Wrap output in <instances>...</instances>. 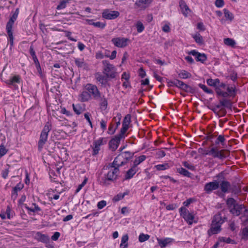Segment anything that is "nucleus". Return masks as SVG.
I'll return each instance as SVG.
<instances>
[{
    "instance_id": "39",
    "label": "nucleus",
    "mask_w": 248,
    "mask_h": 248,
    "mask_svg": "<svg viewBox=\"0 0 248 248\" xmlns=\"http://www.w3.org/2000/svg\"><path fill=\"white\" fill-rule=\"evenodd\" d=\"M155 168L157 170H164L170 168V166L168 163H165L164 164H159L155 165Z\"/></svg>"
},
{
    "instance_id": "50",
    "label": "nucleus",
    "mask_w": 248,
    "mask_h": 248,
    "mask_svg": "<svg viewBox=\"0 0 248 248\" xmlns=\"http://www.w3.org/2000/svg\"><path fill=\"white\" fill-rule=\"evenodd\" d=\"M220 241H223L227 244H235V242L234 240L231 239L230 237H222L219 238Z\"/></svg>"
},
{
    "instance_id": "51",
    "label": "nucleus",
    "mask_w": 248,
    "mask_h": 248,
    "mask_svg": "<svg viewBox=\"0 0 248 248\" xmlns=\"http://www.w3.org/2000/svg\"><path fill=\"white\" fill-rule=\"evenodd\" d=\"M32 205L34 206V207H27L26 208L31 212H38L40 211L41 210V209L40 207L38 206V205H36V203H32Z\"/></svg>"
},
{
    "instance_id": "42",
    "label": "nucleus",
    "mask_w": 248,
    "mask_h": 248,
    "mask_svg": "<svg viewBox=\"0 0 248 248\" xmlns=\"http://www.w3.org/2000/svg\"><path fill=\"white\" fill-rule=\"evenodd\" d=\"M177 171L180 174L187 177H190L191 173L183 168H180L177 169Z\"/></svg>"
},
{
    "instance_id": "12",
    "label": "nucleus",
    "mask_w": 248,
    "mask_h": 248,
    "mask_svg": "<svg viewBox=\"0 0 248 248\" xmlns=\"http://www.w3.org/2000/svg\"><path fill=\"white\" fill-rule=\"evenodd\" d=\"M180 212L181 216L189 225H191L193 222L194 216L184 207L180 208Z\"/></svg>"
},
{
    "instance_id": "44",
    "label": "nucleus",
    "mask_w": 248,
    "mask_h": 248,
    "mask_svg": "<svg viewBox=\"0 0 248 248\" xmlns=\"http://www.w3.org/2000/svg\"><path fill=\"white\" fill-rule=\"evenodd\" d=\"M135 26L136 27L137 31L139 33L141 32L144 30V26L143 24H142V23L140 21H138L136 23Z\"/></svg>"
},
{
    "instance_id": "48",
    "label": "nucleus",
    "mask_w": 248,
    "mask_h": 248,
    "mask_svg": "<svg viewBox=\"0 0 248 248\" xmlns=\"http://www.w3.org/2000/svg\"><path fill=\"white\" fill-rule=\"evenodd\" d=\"M150 238V235L146 234L141 233L139 236V240L140 242H143L148 240Z\"/></svg>"
},
{
    "instance_id": "21",
    "label": "nucleus",
    "mask_w": 248,
    "mask_h": 248,
    "mask_svg": "<svg viewBox=\"0 0 248 248\" xmlns=\"http://www.w3.org/2000/svg\"><path fill=\"white\" fill-rule=\"evenodd\" d=\"M179 6L181 12L185 16H186L191 12V10L183 0H181L179 1Z\"/></svg>"
},
{
    "instance_id": "15",
    "label": "nucleus",
    "mask_w": 248,
    "mask_h": 248,
    "mask_svg": "<svg viewBox=\"0 0 248 248\" xmlns=\"http://www.w3.org/2000/svg\"><path fill=\"white\" fill-rule=\"evenodd\" d=\"M131 115L127 114L124 118L122 123V127L120 130V132L126 134V132L129 128V125L131 123Z\"/></svg>"
},
{
    "instance_id": "13",
    "label": "nucleus",
    "mask_w": 248,
    "mask_h": 248,
    "mask_svg": "<svg viewBox=\"0 0 248 248\" xmlns=\"http://www.w3.org/2000/svg\"><path fill=\"white\" fill-rule=\"evenodd\" d=\"M120 15L118 11H110L108 9L104 10L102 13V17L107 19H114Z\"/></svg>"
},
{
    "instance_id": "47",
    "label": "nucleus",
    "mask_w": 248,
    "mask_h": 248,
    "mask_svg": "<svg viewBox=\"0 0 248 248\" xmlns=\"http://www.w3.org/2000/svg\"><path fill=\"white\" fill-rule=\"evenodd\" d=\"M127 193H119L117 195L115 196L112 200L115 202H118L119 201L123 199L125 195H127Z\"/></svg>"
},
{
    "instance_id": "5",
    "label": "nucleus",
    "mask_w": 248,
    "mask_h": 248,
    "mask_svg": "<svg viewBox=\"0 0 248 248\" xmlns=\"http://www.w3.org/2000/svg\"><path fill=\"white\" fill-rule=\"evenodd\" d=\"M103 65V73L107 78H114L116 77V68L113 65L110 64L109 62L107 60L102 61Z\"/></svg>"
},
{
    "instance_id": "9",
    "label": "nucleus",
    "mask_w": 248,
    "mask_h": 248,
    "mask_svg": "<svg viewBox=\"0 0 248 248\" xmlns=\"http://www.w3.org/2000/svg\"><path fill=\"white\" fill-rule=\"evenodd\" d=\"M126 136V134H124L121 132L112 139L109 142V148L112 151H115L119 146L120 141L122 139H124Z\"/></svg>"
},
{
    "instance_id": "49",
    "label": "nucleus",
    "mask_w": 248,
    "mask_h": 248,
    "mask_svg": "<svg viewBox=\"0 0 248 248\" xmlns=\"http://www.w3.org/2000/svg\"><path fill=\"white\" fill-rule=\"evenodd\" d=\"M242 239L248 240V226L244 228L242 231Z\"/></svg>"
},
{
    "instance_id": "2",
    "label": "nucleus",
    "mask_w": 248,
    "mask_h": 248,
    "mask_svg": "<svg viewBox=\"0 0 248 248\" xmlns=\"http://www.w3.org/2000/svg\"><path fill=\"white\" fill-rule=\"evenodd\" d=\"M226 204L230 212L233 216H238L244 210L245 212H248V210L246 209L243 204H239L236 200L232 198H229L226 201Z\"/></svg>"
},
{
    "instance_id": "24",
    "label": "nucleus",
    "mask_w": 248,
    "mask_h": 248,
    "mask_svg": "<svg viewBox=\"0 0 248 248\" xmlns=\"http://www.w3.org/2000/svg\"><path fill=\"white\" fill-rule=\"evenodd\" d=\"M157 240L159 245L161 248H165L168 244L171 243L173 241V239L170 238H166L163 240L157 238Z\"/></svg>"
},
{
    "instance_id": "1",
    "label": "nucleus",
    "mask_w": 248,
    "mask_h": 248,
    "mask_svg": "<svg viewBox=\"0 0 248 248\" xmlns=\"http://www.w3.org/2000/svg\"><path fill=\"white\" fill-rule=\"evenodd\" d=\"M103 170H107V173L102 179L101 183L103 185L108 184V181L113 182L117 179L119 173V169L108 164L103 167Z\"/></svg>"
},
{
    "instance_id": "45",
    "label": "nucleus",
    "mask_w": 248,
    "mask_h": 248,
    "mask_svg": "<svg viewBox=\"0 0 248 248\" xmlns=\"http://www.w3.org/2000/svg\"><path fill=\"white\" fill-rule=\"evenodd\" d=\"M224 13L225 17L227 19H228L231 21L233 19V15L229 10H228L226 9H224Z\"/></svg>"
},
{
    "instance_id": "38",
    "label": "nucleus",
    "mask_w": 248,
    "mask_h": 248,
    "mask_svg": "<svg viewBox=\"0 0 248 248\" xmlns=\"http://www.w3.org/2000/svg\"><path fill=\"white\" fill-rule=\"evenodd\" d=\"M192 36L197 43L200 45L203 44V38L200 33H196L193 35Z\"/></svg>"
},
{
    "instance_id": "22",
    "label": "nucleus",
    "mask_w": 248,
    "mask_h": 248,
    "mask_svg": "<svg viewBox=\"0 0 248 248\" xmlns=\"http://www.w3.org/2000/svg\"><path fill=\"white\" fill-rule=\"evenodd\" d=\"M34 238L38 241L46 243L49 241V237L47 235L37 232L34 235Z\"/></svg>"
},
{
    "instance_id": "27",
    "label": "nucleus",
    "mask_w": 248,
    "mask_h": 248,
    "mask_svg": "<svg viewBox=\"0 0 248 248\" xmlns=\"http://www.w3.org/2000/svg\"><path fill=\"white\" fill-rule=\"evenodd\" d=\"M86 21L89 25H92L95 27L101 29H103L106 26V24L105 23H102L100 22H94L93 19H86Z\"/></svg>"
},
{
    "instance_id": "18",
    "label": "nucleus",
    "mask_w": 248,
    "mask_h": 248,
    "mask_svg": "<svg viewBox=\"0 0 248 248\" xmlns=\"http://www.w3.org/2000/svg\"><path fill=\"white\" fill-rule=\"evenodd\" d=\"M19 12V8L16 9L13 16L10 17L9 20L7 23L6 27V30H12L13 24L17 18Z\"/></svg>"
},
{
    "instance_id": "55",
    "label": "nucleus",
    "mask_w": 248,
    "mask_h": 248,
    "mask_svg": "<svg viewBox=\"0 0 248 248\" xmlns=\"http://www.w3.org/2000/svg\"><path fill=\"white\" fill-rule=\"evenodd\" d=\"M87 181H88V178L85 177L84 180V181H83V182L78 186V188L77 189V190L76 191V193L78 192L82 189V188L87 183Z\"/></svg>"
},
{
    "instance_id": "26",
    "label": "nucleus",
    "mask_w": 248,
    "mask_h": 248,
    "mask_svg": "<svg viewBox=\"0 0 248 248\" xmlns=\"http://www.w3.org/2000/svg\"><path fill=\"white\" fill-rule=\"evenodd\" d=\"M137 168L135 167L134 166H132L131 169H130L126 173L125 175V178L126 179H129L133 177L134 174L138 171Z\"/></svg>"
},
{
    "instance_id": "59",
    "label": "nucleus",
    "mask_w": 248,
    "mask_h": 248,
    "mask_svg": "<svg viewBox=\"0 0 248 248\" xmlns=\"http://www.w3.org/2000/svg\"><path fill=\"white\" fill-rule=\"evenodd\" d=\"M68 1H61L60 2V3L57 6V9L60 10V9H62L65 8L66 5V3Z\"/></svg>"
},
{
    "instance_id": "43",
    "label": "nucleus",
    "mask_w": 248,
    "mask_h": 248,
    "mask_svg": "<svg viewBox=\"0 0 248 248\" xmlns=\"http://www.w3.org/2000/svg\"><path fill=\"white\" fill-rule=\"evenodd\" d=\"M219 103L222 107L227 108H230L231 107V102L229 100L222 99L219 101Z\"/></svg>"
},
{
    "instance_id": "57",
    "label": "nucleus",
    "mask_w": 248,
    "mask_h": 248,
    "mask_svg": "<svg viewBox=\"0 0 248 248\" xmlns=\"http://www.w3.org/2000/svg\"><path fill=\"white\" fill-rule=\"evenodd\" d=\"M108 105V101L106 98L104 96L101 100L100 106L105 108H106Z\"/></svg>"
},
{
    "instance_id": "56",
    "label": "nucleus",
    "mask_w": 248,
    "mask_h": 248,
    "mask_svg": "<svg viewBox=\"0 0 248 248\" xmlns=\"http://www.w3.org/2000/svg\"><path fill=\"white\" fill-rule=\"evenodd\" d=\"M199 86L202 88L205 92L208 93H212L213 91L212 90L209 89L205 85L203 84H199Z\"/></svg>"
},
{
    "instance_id": "63",
    "label": "nucleus",
    "mask_w": 248,
    "mask_h": 248,
    "mask_svg": "<svg viewBox=\"0 0 248 248\" xmlns=\"http://www.w3.org/2000/svg\"><path fill=\"white\" fill-rule=\"evenodd\" d=\"M106 205V202L105 201H101L98 202L97 207L98 209H102Z\"/></svg>"
},
{
    "instance_id": "6",
    "label": "nucleus",
    "mask_w": 248,
    "mask_h": 248,
    "mask_svg": "<svg viewBox=\"0 0 248 248\" xmlns=\"http://www.w3.org/2000/svg\"><path fill=\"white\" fill-rule=\"evenodd\" d=\"M216 177L217 181L219 182V187L222 192L226 193L229 192L231 187L230 183L225 180L224 173L221 172L218 173Z\"/></svg>"
},
{
    "instance_id": "52",
    "label": "nucleus",
    "mask_w": 248,
    "mask_h": 248,
    "mask_svg": "<svg viewBox=\"0 0 248 248\" xmlns=\"http://www.w3.org/2000/svg\"><path fill=\"white\" fill-rule=\"evenodd\" d=\"M8 152V149H7L4 146L0 145V158L2 157L3 155H4Z\"/></svg>"
},
{
    "instance_id": "58",
    "label": "nucleus",
    "mask_w": 248,
    "mask_h": 248,
    "mask_svg": "<svg viewBox=\"0 0 248 248\" xmlns=\"http://www.w3.org/2000/svg\"><path fill=\"white\" fill-rule=\"evenodd\" d=\"M183 164L185 167L190 170H194L195 169V167L193 165L189 164L188 162L186 161L184 162L183 163Z\"/></svg>"
},
{
    "instance_id": "54",
    "label": "nucleus",
    "mask_w": 248,
    "mask_h": 248,
    "mask_svg": "<svg viewBox=\"0 0 248 248\" xmlns=\"http://www.w3.org/2000/svg\"><path fill=\"white\" fill-rule=\"evenodd\" d=\"M225 140L224 137L222 135H219L218 136L215 143L216 144H218L219 142H220L222 145H224Z\"/></svg>"
},
{
    "instance_id": "19",
    "label": "nucleus",
    "mask_w": 248,
    "mask_h": 248,
    "mask_svg": "<svg viewBox=\"0 0 248 248\" xmlns=\"http://www.w3.org/2000/svg\"><path fill=\"white\" fill-rule=\"evenodd\" d=\"M125 163H126V161L124 160L122 156L119 155L115 157L112 163H109V164L114 167L119 169L120 167L122 166Z\"/></svg>"
},
{
    "instance_id": "3",
    "label": "nucleus",
    "mask_w": 248,
    "mask_h": 248,
    "mask_svg": "<svg viewBox=\"0 0 248 248\" xmlns=\"http://www.w3.org/2000/svg\"><path fill=\"white\" fill-rule=\"evenodd\" d=\"M224 222L220 213L215 215L212 221L211 227L208 231L209 236L217 234L221 231V225Z\"/></svg>"
},
{
    "instance_id": "25",
    "label": "nucleus",
    "mask_w": 248,
    "mask_h": 248,
    "mask_svg": "<svg viewBox=\"0 0 248 248\" xmlns=\"http://www.w3.org/2000/svg\"><path fill=\"white\" fill-rule=\"evenodd\" d=\"M95 77L97 81L101 84H104L107 82V78L106 76H103L100 73H97L95 75Z\"/></svg>"
},
{
    "instance_id": "62",
    "label": "nucleus",
    "mask_w": 248,
    "mask_h": 248,
    "mask_svg": "<svg viewBox=\"0 0 248 248\" xmlns=\"http://www.w3.org/2000/svg\"><path fill=\"white\" fill-rule=\"evenodd\" d=\"M229 228L231 229V231H234L236 229L234 221H232V220L230 221L229 224Z\"/></svg>"
},
{
    "instance_id": "17",
    "label": "nucleus",
    "mask_w": 248,
    "mask_h": 248,
    "mask_svg": "<svg viewBox=\"0 0 248 248\" xmlns=\"http://www.w3.org/2000/svg\"><path fill=\"white\" fill-rule=\"evenodd\" d=\"M188 54L195 56L196 61L203 63L207 60V57L204 53H200L196 50H192L188 52Z\"/></svg>"
},
{
    "instance_id": "31",
    "label": "nucleus",
    "mask_w": 248,
    "mask_h": 248,
    "mask_svg": "<svg viewBox=\"0 0 248 248\" xmlns=\"http://www.w3.org/2000/svg\"><path fill=\"white\" fill-rule=\"evenodd\" d=\"M72 106L73 110L78 115L81 114L84 111V108L80 104H78L75 105L73 104Z\"/></svg>"
},
{
    "instance_id": "16",
    "label": "nucleus",
    "mask_w": 248,
    "mask_h": 248,
    "mask_svg": "<svg viewBox=\"0 0 248 248\" xmlns=\"http://www.w3.org/2000/svg\"><path fill=\"white\" fill-rule=\"evenodd\" d=\"M153 0H136L135 6L140 10H145L152 2Z\"/></svg>"
},
{
    "instance_id": "8",
    "label": "nucleus",
    "mask_w": 248,
    "mask_h": 248,
    "mask_svg": "<svg viewBox=\"0 0 248 248\" xmlns=\"http://www.w3.org/2000/svg\"><path fill=\"white\" fill-rule=\"evenodd\" d=\"M84 89L88 91L91 97L92 96L95 99H97L101 97V93L96 85L88 83L85 85Z\"/></svg>"
},
{
    "instance_id": "14",
    "label": "nucleus",
    "mask_w": 248,
    "mask_h": 248,
    "mask_svg": "<svg viewBox=\"0 0 248 248\" xmlns=\"http://www.w3.org/2000/svg\"><path fill=\"white\" fill-rule=\"evenodd\" d=\"M207 83L208 85L215 87L217 93V89H220L225 87V84L223 83H221L218 78L215 79L209 78L207 80Z\"/></svg>"
},
{
    "instance_id": "40",
    "label": "nucleus",
    "mask_w": 248,
    "mask_h": 248,
    "mask_svg": "<svg viewBox=\"0 0 248 248\" xmlns=\"http://www.w3.org/2000/svg\"><path fill=\"white\" fill-rule=\"evenodd\" d=\"M219 150L217 147H212L210 149V155L214 158H218Z\"/></svg>"
},
{
    "instance_id": "4",
    "label": "nucleus",
    "mask_w": 248,
    "mask_h": 248,
    "mask_svg": "<svg viewBox=\"0 0 248 248\" xmlns=\"http://www.w3.org/2000/svg\"><path fill=\"white\" fill-rule=\"evenodd\" d=\"M51 124L49 122H46L43 128V129L41 131L40 138L38 142V147L39 151L42 150L44 145L46 142L48 138V134L49 132L51 130Z\"/></svg>"
},
{
    "instance_id": "23",
    "label": "nucleus",
    "mask_w": 248,
    "mask_h": 248,
    "mask_svg": "<svg viewBox=\"0 0 248 248\" xmlns=\"http://www.w3.org/2000/svg\"><path fill=\"white\" fill-rule=\"evenodd\" d=\"M79 99L81 102H86L91 99V97L88 91L84 89V91L79 94Z\"/></svg>"
},
{
    "instance_id": "32",
    "label": "nucleus",
    "mask_w": 248,
    "mask_h": 248,
    "mask_svg": "<svg viewBox=\"0 0 248 248\" xmlns=\"http://www.w3.org/2000/svg\"><path fill=\"white\" fill-rule=\"evenodd\" d=\"M120 155L122 156V158L124 160H125V161L127 162L129 159L133 157L134 153L129 151H125L122 153Z\"/></svg>"
},
{
    "instance_id": "28",
    "label": "nucleus",
    "mask_w": 248,
    "mask_h": 248,
    "mask_svg": "<svg viewBox=\"0 0 248 248\" xmlns=\"http://www.w3.org/2000/svg\"><path fill=\"white\" fill-rule=\"evenodd\" d=\"M20 77L19 75H16L7 80L6 83L9 85H14L15 83H19L20 82Z\"/></svg>"
},
{
    "instance_id": "7",
    "label": "nucleus",
    "mask_w": 248,
    "mask_h": 248,
    "mask_svg": "<svg viewBox=\"0 0 248 248\" xmlns=\"http://www.w3.org/2000/svg\"><path fill=\"white\" fill-rule=\"evenodd\" d=\"M217 94L224 97L228 96L234 97L236 95L235 88L233 86L225 85V88L217 89Z\"/></svg>"
},
{
    "instance_id": "41",
    "label": "nucleus",
    "mask_w": 248,
    "mask_h": 248,
    "mask_svg": "<svg viewBox=\"0 0 248 248\" xmlns=\"http://www.w3.org/2000/svg\"><path fill=\"white\" fill-rule=\"evenodd\" d=\"M10 167V166L8 164H6L3 170H2V172H1V175H2V177L4 179H6L7 177L9 172Z\"/></svg>"
},
{
    "instance_id": "29",
    "label": "nucleus",
    "mask_w": 248,
    "mask_h": 248,
    "mask_svg": "<svg viewBox=\"0 0 248 248\" xmlns=\"http://www.w3.org/2000/svg\"><path fill=\"white\" fill-rule=\"evenodd\" d=\"M218 155V158L223 159L229 156L230 151L227 150L222 149L219 151Z\"/></svg>"
},
{
    "instance_id": "34",
    "label": "nucleus",
    "mask_w": 248,
    "mask_h": 248,
    "mask_svg": "<svg viewBox=\"0 0 248 248\" xmlns=\"http://www.w3.org/2000/svg\"><path fill=\"white\" fill-rule=\"evenodd\" d=\"M75 62L76 65L79 68H85L87 66L83 59H76Z\"/></svg>"
},
{
    "instance_id": "30",
    "label": "nucleus",
    "mask_w": 248,
    "mask_h": 248,
    "mask_svg": "<svg viewBox=\"0 0 248 248\" xmlns=\"http://www.w3.org/2000/svg\"><path fill=\"white\" fill-rule=\"evenodd\" d=\"M23 187V185L20 184H17L15 187H14L12 192V197H14L15 198H16L17 196L18 191L22 189Z\"/></svg>"
},
{
    "instance_id": "61",
    "label": "nucleus",
    "mask_w": 248,
    "mask_h": 248,
    "mask_svg": "<svg viewBox=\"0 0 248 248\" xmlns=\"http://www.w3.org/2000/svg\"><path fill=\"white\" fill-rule=\"evenodd\" d=\"M5 214L7 215V217L8 219H10L13 217V215L11 214V210L9 206L7 207Z\"/></svg>"
},
{
    "instance_id": "53",
    "label": "nucleus",
    "mask_w": 248,
    "mask_h": 248,
    "mask_svg": "<svg viewBox=\"0 0 248 248\" xmlns=\"http://www.w3.org/2000/svg\"><path fill=\"white\" fill-rule=\"evenodd\" d=\"M216 113H217L219 117H223L226 115V111L224 108H220L218 111H216Z\"/></svg>"
},
{
    "instance_id": "37",
    "label": "nucleus",
    "mask_w": 248,
    "mask_h": 248,
    "mask_svg": "<svg viewBox=\"0 0 248 248\" xmlns=\"http://www.w3.org/2000/svg\"><path fill=\"white\" fill-rule=\"evenodd\" d=\"M179 77L181 78L186 79L191 77V74L185 70H182L178 74Z\"/></svg>"
},
{
    "instance_id": "46",
    "label": "nucleus",
    "mask_w": 248,
    "mask_h": 248,
    "mask_svg": "<svg viewBox=\"0 0 248 248\" xmlns=\"http://www.w3.org/2000/svg\"><path fill=\"white\" fill-rule=\"evenodd\" d=\"M8 35L11 46H13L14 44V36L13 35L12 30H6Z\"/></svg>"
},
{
    "instance_id": "36",
    "label": "nucleus",
    "mask_w": 248,
    "mask_h": 248,
    "mask_svg": "<svg viewBox=\"0 0 248 248\" xmlns=\"http://www.w3.org/2000/svg\"><path fill=\"white\" fill-rule=\"evenodd\" d=\"M128 240V236L127 235H124L122 238L121 243L120 244V247L121 248H127V241Z\"/></svg>"
},
{
    "instance_id": "60",
    "label": "nucleus",
    "mask_w": 248,
    "mask_h": 248,
    "mask_svg": "<svg viewBox=\"0 0 248 248\" xmlns=\"http://www.w3.org/2000/svg\"><path fill=\"white\" fill-rule=\"evenodd\" d=\"M116 130V128H113V124L111 123L109 125L108 129V133L109 134L112 135L115 133Z\"/></svg>"
},
{
    "instance_id": "11",
    "label": "nucleus",
    "mask_w": 248,
    "mask_h": 248,
    "mask_svg": "<svg viewBox=\"0 0 248 248\" xmlns=\"http://www.w3.org/2000/svg\"><path fill=\"white\" fill-rule=\"evenodd\" d=\"M219 187V182L214 180L207 183L204 186V191L207 194L211 193L214 190L217 189Z\"/></svg>"
},
{
    "instance_id": "35",
    "label": "nucleus",
    "mask_w": 248,
    "mask_h": 248,
    "mask_svg": "<svg viewBox=\"0 0 248 248\" xmlns=\"http://www.w3.org/2000/svg\"><path fill=\"white\" fill-rule=\"evenodd\" d=\"M224 43L225 45L234 47L236 45V43L234 40L232 38H227L224 39Z\"/></svg>"
},
{
    "instance_id": "20",
    "label": "nucleus",
    "mask_w": 248,
    "mask_h": 248,
    "mask_svg": "<svg viewBox=\"0 0 248 248\" xmlns=\"http://www.w3.org/2000/svg\"><path fill=\"white\" fill-rule=\"evenodd\" d=\"M171 83L174 86H175L186 92H187L188 91V89L190 88L187 84L178 79L174 80L173 81H172Z\"/></svg>"
},
{
    "instance_id": "33",
    "label": "nucleus",
    "mask_w": 248,
    "mask_h": 248,
    "mask_svg": "<svg viewBox=\"0 0 248 248\" xmlns=\"http://www.w3.org/2000/svg\"><path fill=\"white\" fill-rule=\"evenodd\" d=\"M146 158V157L144 155H142L136 158L133 163V166L137 168L138 165H139L140 163L144 161L145 159Z\"/></svg>"
},
{
    "instance_id": "64",
    "label": "nucleus",
    "mask_w": 248,
    "mask_h": 248,
    "mask_svg": "<svg viewBox=\"0 0 248 248\" xmlns=\"http://www.w3.org/2000/svg\"><path fill=\"white\" fill-rule=\"evenodd\" d=\"M215 5L217 7H221L224 5L223 0H216Z\"/></svg>"
},
{
    "instance_id": "10",
    "label": "nucleus",
    "mask_w": 248,
    "mask_h": 248,
    "mask_svg": "<svg viewBox=\"0 0 248 248\" xmlns=\"http://www.w3.org/2000/svg\"><path fill=\"white\" fill-rule=\"evenodd\" d=\"M112 43L118 47L124 48L128 46L130 42L129 39L124 37H116L112 39Z\"/></svg>"
}]
</instances>
